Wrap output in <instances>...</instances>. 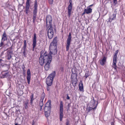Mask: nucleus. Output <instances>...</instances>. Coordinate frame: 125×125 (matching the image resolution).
<instances>
[{"label": "nucleus", "instance_id": "nucleus-19", "mask_svg": "<svg viewBox=\"0 0 125 125\" xmlns=\"http://www.w3.org/2000/svg\"><path fill=\"white\" fill-rule=\"evenodd\" d=\"M106 58L105 57H104L103 59L100 61V64L102 66L104 65L106 62Z\"/></svg>", "mask_w": 125, "mask_h": 125}, {"label": "nucleus", "instance_id": "nucleus-39", "mask_svg": "<svg viewBox=\"0 0 125 125\" xmlns=\"http://www.w3.org/2000/svg\"><path fill=\"white\" fill-rule=\"evenodd\" d=\"M42 106H41L39 105L38 106V108H39V110L41 111L42 110Z\"/></svg>", "mask_w": 125, "mask_h": 125}, {"label": "nucleus", "instance_id": "nucleus-20", "mask_svg": "<svg viewBox=\"0 0 125 125\" xmlns=\"http://www.w3.org/2000/svg\"><path fill=\"white\" fill-rule=\"evenodd\" d=\"M86 13L88 14L91 13L92 11V9L89 7H87L86 9H85L84 10Z\"/></svg>", "mask_w": 125, "mask_h": 125}, {"label": "nucleus", "instance_id": "nucleus-37", "mask_svg": "<svg viewBox=\"0 0 125 125\" xmlns=\"http://www.w3.org/2000/svg\"><path fill=\"white\" fill-rule=\"evenodd\" d=\"M12 52L11 51H8L7 52V54L12 55Z\"/></svg>", "mask_w": 125, "mask_h": 125}, {"label": "nucleus", "instance_id": "nucleus-29", "mask_svg": "<svg viewBox=\"0 0 125 125\" xmlns=\"http://www.w3.org/2000/svg\"><path fill=\"white\" fill-rule=\"evenodd\" d=\"M93 107H92L90 106L89 107H88L86 109L87 113L90 112V111L92 109L93 110Z\"/></svg>", "mask_w": 125, "mask_h": 125}, {"label": "nucleus", "instance_id": "nucleus-31", "mask_svg": "<svg viewBox=\"0 0 125 125\" xmlns=\"http://www.w3.org/2000/svg\"><path fill=\"white\" fill-rule=\"evenodd\" d=\"M37 15H33V23H35V21L36 19V16Z\"/></svg>", "mask_w": 125, "mask_h": 125}, {"label": "nucleus", "instance_id": "nucleus-52", "mask_svg": "<svg viewBox=\"0 0 125 125\" xmlns=\"http://www.w3.org/2000/svg\"><path fill=\"white\" fill-rule=\"evenodd\" d=\"M23 70H24V69L23 68Z\"/></svg>", "mask_w": 125, "mask_h": 125}, {"label": "nucleus", "instance_id": "nucleus-18", "mask_svg": "<svg viewBox=\"0 0 125 125\" xmlns=\"http://www.w3.org/2000/svg\"><path fill=\"white\" fill-rule=\"evenodd\" d=\"M7 35L5 31L3 33L2 36L1 41L4 42L5 41L7 40Z\"/></svg>", "mask_w": 125, "mask_h": 125}, {"label": "nucleus", "instance_id": "nucleus-23", "mask_svg": "<svg viewBox=\"0 0 125 125\" xmlns=\"http://www.w3.org/2000/svg\"><path fill=\"white\" fill-rule=\"evenodd\" d=\"M29 103V100H26L23 102V106L25 109H27L28 108V105Z\"/></svg>", "mask_w": 125, "mask_h": 125}, {"label": "nucleus", "instance_id": "nucleus-27", "mask_svg": "<svg viewBox=\"0 0 125 125\" xmlns=\"http://www.w3.org/2000/svg\"><path fill=\"white\" fill-rule=\"evenodd\" d=\"M89 72L88 71H86L84 75V76L85 77V79H86L89 76Z\"/></svg>", "mask_w": 125, "mask_h": 125}, {"label": "nucleus", "instance_id": "nucleus-30", "mask_svg": "<svg viewBox=\"0 0 125 125\" xmlns=\"http://www.w3.org/2000/svg\"><path fill=\"white\" fill-rule=\"evenodd\" d=\"M13 108L11 107V108L10 109L8 112V113H9V114H11V115L12 113H14V111L13 110L14 109H13Z\"/></svg>", "mask_w": 125, "mask_h": 125}, {"label": "nucleus", "instance_id": "nucleus-28", "mask_svg": "<svg viewBox=\"0 0 125 125\" xmlns=\"http://www.w3.org/2000/svg\"><path fill=\"white\" fill-rule=\"evenodd\" d=\"M45 115L46 117H48L50 115L51 111L44 112Z\"/></svg>", "mask_w": 125, "mask_h": 125}, {"label": "nucleus", "instance_id": "nucleus-33", "mask_svg": "<svg viewBox=\"0 0 125 125\" xmlns=\"http://www.w3.org/2000/svg\"><path fill=\"white\" fill-rule=\"evenodd\" d=\"M66 125H69V120L68 119H67L66 120Z\"/></svg>", "mask_w": 125, "mask_h": 125}, {"label": "nucleus", "instance_id": "nucleus-11", "mask_svg": "<svg viewBox=\"0 0 125 125\" xmlns=\"http://www.w3.org/2000/svg\"><path fill=\"white\" fill-rule=\"evenodd\" d=\"M52 61V57H50L48 59L47 61L46 62V64L44 65V67L45 70L47 71L49 70L50 68V63Z\"/></svg>", "mask_w": 125, "mask_h": 125}, {"label": "nucleus", "instance_id": "nucleus-16", "mask_svg": "<svg viewBox=\"0 0 125 125\" xmlns=\"http://www.w3.org/2000/svg\"><path fill=\"white\" fill-rule=\"evenodd\" d=\"M116 12H114L113 14L111 15L109 19V21L111 22L113 20L115 19L116 18Z\"/></svg>", "mask_w": 125, "mask_h": 125}, {"label": "nucleus", "instance_id": "nucleus-3", "mask_svg": "<svg viewBox=\"0 0 125 125\" xmlns=\"http://www.w3.org/2000/svg\"><path fill=\"white\" fill-rule=\"evenodd\" d=\"M72 36L71 32L69 33V35L68 36L66 42V51H68L71 42Z\"/></svg>", "mask_w": 125, "mask_h": 125}, {"label": "nucleus", "instance_id": "nucleus-49", "mask_svg": "<svg viewBox=\"0 0 125 125\" xmlns=\"http://www.w3.org/2000/svg\"><path fill=\"white\" fill-rule=\"evenodd\" d=\"M15 125H19V124H18L17 123H16L15 124Z\"/></svg>", "mask_w": 125, "mask_h": 125}, {"label": "nucleus", "instance_id": "nucleus-2", "mask_svg": "<svg viewBox=\"0 0 125 125\" xmlns=\"http://www.w3.org/2000/svg\"><path fill=\"white\" fill-rule=\"evenodd\" d=\"M56 73L54 71L50 74L46 80V83L47 86H51L52 83V81L55 77Z\"/></svg>", "mask_w": 125, "mask_h": 125}, {"label": "nucleus", "instance_id": "nucleus-6", "mask_svg": "<svg viewBox=\"0 0 125 125\" xmlns=\"http://www.w3.org/2000/svg\"><path fill=\"white\" fill-rule=\"evenodd\" d=\"M52 18L51 16L48 15L46 17V26L48 27L52 26Z\"/></svg>", "mask_w": 125, "mask_h": 125}, {"label": "nucleus", "instance_id": "nucleus-13", "mask_svg": "<svg viewBox=\"0 0 125 125\" xmlns=\"http://www.w3.org/2000/svg\"><path fill=\"white\" fill-rule=\"evenodd\" d=\"M37 0H36L35 1L34 7V8L33 10V15H37Z\"/></svg>", "mask_w": 125, "mask_h": 125}, {"label": "nucleus", "instance_id": "nucleus-14", "mask_svg": "<svg viewBox=\"0 0 125 125\" xmlns=\"http://www.w3.org/2000/svg\"><path fill=\"white\" fill-rule=\"evenodd\" d=\"M9 75V73L7 71H2L0 74V77L2 78L6 77Z\"/></svg>", "mask_w": 125, "mask_h": 125}, {"label": "nucleus", "instance_id": "nucleus-12", "mask_svg": "<svg viewBox=\"0 0 125 125\" xmlns=\"http://www.w3.org/2000/svg\"><path fill=\"white\" fill-rule=\"evenodd\" d=\"M30 0H27L25 6V12L26 14H28L29 12L30 7Z\"/></svg>", "mask_w": 125, "mask_h": 125}, {"label": "nucleus", "instance_id": "nucleus-24", "mask_svg": "<svg viewBox=\"0 0 125 125\" xmlns=\"http://www.w3.org/2000/svg\"><path fill=\"white\" fill-rule=\"evenodd\" d=\"M44 98V96H42L40 99V102L39 104V106H43V100Z\"/></svg>", "mask_w": 125, "mask_h": 125}, {"label": "nucleus", "instance_id": "nucleus-42", "mask_svg": "<svg viewBox=\"0 0 125 125\" xmlns=\"http://www.w3.org/2000/svg\"><path fill=\"white\" fill-rule=\"evenodd\" d=\"M3 45H4V42L1 41V42L0 43V47L2 46Z\"/></svg>", "mask_w": 125, "mask_h": 125}, {"label": "nucleus", "instance_id": "nucleus-8", "mask_svg": "<svg viewBox=\"0 0 125 125\" xmlns=\"http://www.w3.org/2000/svg\"><path fill=\"white\" fill-rule=\"evenodd\" d=\"M97 102H96L93 98V99L89 103V105L90 106L93 107V110L96 109L98 105Z\"/></svg>", "mask_w": 125, "mask_h": 125}, {"label": "nucleus", "instance_id": "nucleus-44", "mask_svg": "<svg viewBox=\"0 0 125 125\" xmlns=\"http://www.w3.org/2000/svg\"><path fill=\"white\" fill-rule=\"evenodd\" d=\"M85 13H86V12H85V11L84 10V12L82 13V16H83V15H84Z\"/></svg>", "mask_w": 125, "mask_h": 125}, {"label": "nucleus", "instance_id": "nucleus-46", "mask_svg": "<svg viewBox=\"0 0 125 125\" xmlns=\"http://www.w3.org/2000/svg\"><path fill=\"white\" fill-rule=\"evenodd\" d=\"M111 125H114V124L113 122H112L111 123Z\"/></svg>", "mask_w": 125, "mask_h": 125}, {"label": "nucleus", "instance_id": "nucleus-41", "mask_svg": "<svg viewBox=\"0 0 125 125\" xmlns=\"http://www.w3.org/2000/svg\"><path fill=\"white\" fill-rule=\"evenodd\" d=\"M50 86H47L46 89L48 91H49L51 89V87Z\"/></svg>", "mask_w": 125, "mask_h": 125}, {"label": "nucleus", "instance_id": "nucleus-26", "mask_svg": "<svg viewBox=\"0 0 125 125\" xmlns=\"http://www.w3.org/2000/svg\"><path fill=\"white\" fill-rule=\"evenodd\" d=\"M23 54L24 56L25 57H26L27 54L26 53V48H23Z\"/></svg>", "mask_w": 125, "mask_h": 125}, {"label": "nucleus", "instance_id": "nucleus-25", "mask_svg": "<svg viewBox=\"0 0 125 125\" xmlns=\"http://www.w3.org/2000/svg\"><path fill=\"white\" fill-rule=\"evenodd\" d=\"M34 97V94H31V96L30 97L31 98V100L30 102V103L31 105L33 101L34 100V99L33 98Z\"/></svg>", "mask_w": 125, "mask_h": 125}, {"label": "nucleus", "instance_id": "nucleus-50", "mask_svg": "<svg viewBox=\"0 0 125 125\" xmlns=\"http://www.w3.org/2000/svg\"><path fill=\"white\" fill-rule=\"evenodd\" d=\"M93 4H92V5H90L89 6V7H91V6H93Z\"/></svg>", "mask_w": 125, "mask_h": 125}, {"label": "nucleus", "instance_id": "nucleus-48", "mask_svg": "<svg viewBox=\"0 0 125 125\" xmlns=\"http://www.w3.org/2000/svg\"><path fill=\"white\" fill-rule=\"evenodd\" d=\"M2 60L1 59H0V63L2 61Z\"/></svg>", "mask_w": 125, "mask_h": 125}, {"label": "nucleus", "instance_id": "nucleus-9", "mask_svg": "<svg viewBox=\"0 0 125 125\" xmlns=\"http://www.w3.org/2000/svg\"><path fill=\"white\" fill-rule=\"evenodd\" d=\"M54 34L53 31L52 26L50 27L47 32V35L49 39H52L53 37Z\"/></svg>", "mask_w": 125, "mask_h": 125}, {"label": "nucleus", "instance_id": "nucleus-5", "mask_svg": "<svg viewBox=\"0 0 125 125\" xmlns=\"http://www.w3.org/2000/svg\"><path fill=\"white\" fill-rule=\"evenodd\" d=\"M51 102L49 100L45 104L44 108V112L51 111Z\"/></svg>", "mask_w": 125, "mask_h": 125}, {"label": "nucleus", "instance_id": "nucleus-38", "mask_svg": "<svg viewBox=\"0 0 125 125\" xmlns=\"http://www.w3.org/2000/svg\"><path fill=\"white\" fill-rule=\"evenodd\" d=\"M50 4H52L53 3V0H48Z\"/></svg>", "mask_w": 125, "mask_h": 125}, {"label": "nucleus", "instance_id": "nucleus-36", "mask_svg": "<svg viewBox=\"0 0 125 125\" xmlns=\"http://www.w3.org/2000/svg\"><path fill=\"white\" fill-rule=\"evenodd\" d=\"M117 3V0H113V4L114 5H116Z\"/></svg>", "mask_w": 125, "mask_h": 125}, {"label": "nucleus", "instance_id": "nucleus-21", "mask_svg": "<svg viewBox=\"0 0 125 125\" xmlns=\"http://www.w3.org/2000/svg\"><path fill=\"white\" fill-rule=\"evenodd\" d=\"M79 89L81 91L83 92L84 91L83 84L81 81H80L79 82Z\"/></svg>", "mask_w": 125, "mask_h": 125}, {"label": "nucleus", "instance_id": "nucleus-22", "mask_svg": "<svg viewBox=\"0 0 125 125\" xmlns=\"http://www.w3.org/2000/svg\"><path fill=\"white\" fill-rule=\"evenodd\" d=\"M72 74L71 76V78L72 79V82H73L72 79H73V78H74V77H75V79H76V80H77V73H73V72L72 71Z\"/></svg>", "mask_w": 125, "mask_h": 125}, {"label": "nucleus", "instance_id": "nucleus-51", "mask_svg": "<svg viewBox=\"0 0 125 125\" xmlns=\"http://www.w3.org/2000/svg\"><path fill=\"white\" fill-rule=\"evenodd\" d=\"M8 116H9L10 115H9Z\"/></svg>", "mask_w": 125, "mask_h": 125}, {"label": "nucleus", "instance_id": "nucleus-53", "mask_svg": "<svg viewBox=\"0 0 125 125\" xmlns=\"http://www.w3.org/2000/svg\"><path fill=\"white\" fill-rule=\"evenodd\" d=\"M41 31H40V32H41Z\"/></svg>", "mask_w": 125, "mask_h": 125}, {"label": "nucleus", "instance_id": "nucleus-47", "mask_svg": "<svg viewBox=\"0 0 125 125\" xmlns=\"http://www.w3.org/2000/svg\"><path fill=\"white\" fill-rule=\"evenodd\" d=\"M68 107L69 108V107H70V104H68Z\"/></svg>", "mask_w": 125, "mask_h": 125}, {"label": "nucleus", "instance_id": "nucleus-45", "mask_svg": "<svg viewBox=\"0 0 125 125\" xmlns=\"http://www.w3.org/2000/svg\"><path fill=\"white\" fill-rule=\"evenodd\" d=\"M64 70V68L63 67H61V70L62 71H63Z\"/></svg>", "mask_w": 125, "mask_h": 125}, {"label": "nucleus", "instance_id": "nucleus-35", "mask_svg": "<svg viewBox=\"0 0 125 125\" xmlns=\"http://www.w3.org/2000/svg\"><path fill=\"white\" fill-rule=\"evenodd\" d=\"M15 109H16V108H15ZM16 109V111H15V113H16V114H19L20 113V110L18 109L17 110V109Z\"/></svg>", "mask_w": 125, "mask_h": 125}, {"label": "nucleus", "instance_id": "nucleus-43", "mask_svg": "<svg viewBox=\"0 0 125 125\" xmlns=\"http://www.w3.org/2000/svg\"><path fill=\"white\" fill-rule=\"evenodd\" d=\"M67 97H66V99L67 100H69L70 99V97L68 96V94H67Z\"/></svg>", "mask_w": 125, "mask_h": 125}, {"label": "nucleus", "instance_id": "nucleus-1", "mask_svg": "<svg viewBox=\"0 0 125 125\" xmlns=\"http://www.w3.org/2000/svg\"><path fill=\"white\" fill-rule=\"evenodd\" d=\"M57 38L56 37L53 39L52 42L50 44L49 47L50 52L48 54L47 52H45L43 55H42V53L41 54V56L39 58V61L41 66L43 65L44 63L47 62L49 58L52 57V54L55 55L57 53Z\"/></svg>", "mask_w": 125, "mask_h": 125}, {"label": "nucleus", "instance_id": "nucleus-40", "mask_svg": "<svg viewBox=\"0 0 125 125\" xmlns=\"http://www.w3.org/2000/svg\"><path fill=\"white\" fill-rule=\"evenodd\" d=\"M4 118L6 119L7 118L8 115L7 114L5 113H4Z\"/></svg>", "mask_w": 125, "mask_h": 125}, {"label": "nucleus", "instance_id": "nucleus-54", "mask_svg": "<svg viewBox=\"0 0 125 125\" xmlns=\"http://www.w3.org/2000/svg\"><path fill=\"white\" fill-rule=\"evenodd\" d=\"M32 125H33V124H32Z\"/></svg>", "mask_w": 125, "mask_h": 125}, {"label": "nucleus", "instance_id": "nucleus-34", "mask_svg": "<svg viewBox=\"0 0 125 125\" xmlns=\"http://www.w3.org/2000/svg\"><path fill=\"white\" fill-rule=\"evenodd\" d=\"M11 55L7 54V59L9 60L11 57L12 56Z\"/></svg>", "mask_w": 125, "mask_h": 125}, {"label": "nucleus", "instance_id": "nucleus-15", "mask_svg": "<svg viewBox=\"0 0 125 125\" xmlns=\"http://www.w3.org/2000/svg\"><path fill=\"white\" fill-rule=\"evenodd\" d=\"M36 35L35 33L34 34V37L33 39V41L32 43L33 50V51L34 49L36 46Z\"/></svg>", "mask_w": 125, "mask_h": 125}, {"label": "nucleus", "instance_id": "nucleus-7", "mask_svg": "<svg viewBox=\"0 0 125 125\" xmlns=\"http://www.w3.org/2000/svg\"><path fill=\"white\" fill-rule=\"evenodd\" d=\"M119 52L118 50H117L115 52V54L114 56L113 61V67L115 69H116V59L117 55Z\"/></svg>", "mask_w": 125, "mask_h": 125}, {"label": "nucleus", "instance_id": "nucleus-32", "mask_svg": "<svg viewBox=\"0 0 125 125\" xmlns=\"http://www.w3.org/2000/svg\"><path fill=\"white\" fill-rule=\"evenodd\" d=\"M24 45L23 48H26L27 46V43L26 40H25L24 41Z\"/></svg>", "mask_w": 125, "mask_h": 125}, {"label": "nucleus", "instance_id": "nucleus-10", "mask_svg": "<svg viewBox=\"0 0 125 125\" xmlns=\"http://www.w3.org/2000/svg\"><path fill=\"white\" fill-rule=\"evenodd\" d=\"M69 4L68 7V12L69 17H70L72 8V0H69Z\"/></svg>", "mask_w": 125, "mask_h": 125}, {"label": "nucleus", "instance_id": "nucleus-17", "mask_svg": "<svg viewBox=\"0 0 125 125\" xmlns=\"http://www.w3.org/2000/svg\"><path fill=\"white\" fill-rule=\"evenodd\" d=\"M27 78L28 83L29 84L31 79V73L29 69H28L27 71Z\"/></svg>", "mask_w": 125, "mask_h": 125}, {"label": "nucleus", "instance_id": "nucleus-4", "mask_svg": "<svg viewBox=\"0 0 125 125\" xmlns=\"http://www.w3.org/2000/svg\"><path fill=\"white\" fill-rule=\"evenodd\" d=\"M63 104L62 101L60 102V121H62L63 116Z\"/></svg>", "mask_w": 125, "mask_h": 125}]
</instances>
